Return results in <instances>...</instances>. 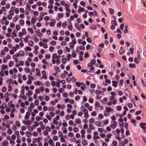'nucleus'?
Segmentation results:
<instances>
[{
    "mask_svg": "<svg viewBox=\"0 0 146 146\" xmlns=\"http://www.w3.org/2000/svg\"><path fill=\"white\" fill-rule=\"evenodd\" d=\"M143 125H146V123H141L139 124V126L144 131H145L146 127L145 126Z\"/></svg>",
    "mask_w": 146,
    "mask_h": 146,
    "instance_id": "f257e3e1",
    "label": "nucleus"
},
{
    "mask_svg": "<svg viewBox=\"0 0 146 146\" xmlns=\"http://www.w3.org/2000/svg\"><path fill=\"white\" fill-rule=\"evenodd\" d=\"M56 22L55 20L54 19H52L51 20V22L50 23V26L51 27H53L54 26L55 23Z\"/></svg>",
    "mask_w": 146,
    "mask_h": 146,
    "instance_id": "f03ea898",
    "label": "nucleus"
},
{
    "mask_svg": "<svg viewBox=\"0 0 146 146\" xmlns=\"http://www.w3.org/2000/svg\"><path fill=\"white\" fill-rule=\"evenodd\" d=\"M67 74L68 72L66 70H64V73L61 74L60 76L63 79H64L65 78V76Z\"/></svg>",
    "mask_w": 146,
    "mask_h": 146,
    "instance_id": "7ed1b4c3",
    "label": "nucleus"
},
{
    "mask_svg": "<svg viewBox=\"0 0 146 146\" xmlns=\"http://www.w3.org/2000/svg\"><path fill=\"white\" fill-rule=\"evenodd\" d=\"M124 93L127 96H128L129 97L131 96V94L130 92L127 90V89H126L124 90Z\"/></svg>",
    "mask_w": 146,
    "mask_h": 146,
    "instance_id": "20e7f679",
    "label": "nucleus"
},
{
    "mask_svg": "<svg viewBox=\"0 0 146 146\" xmlns=\"http://www.w3.org/2000/svg\"><path fill=\"white\" fill-rule=\"evenodd\" d=\"M19 19V16L18 15H16L13 19V21L14 22H16Z\"/></svg>",
    "mask_w": 146,
    "mask_h": 146,
    "instance_id": "39448f33",
    "label": "nucleus"
},
{
    "mask_svg": "<svg viewBox=\"0 0 146 146\" xmlns=\"http://www.w3.org/2000/svg\"><path fill=\"white\" fill-rule=\"evenodd\" d=\"M36 71L37 72V73H36V75L38 76H40L41 75V74L40 72V69L39 68H36Z\"/></svg>",
    "mask_w": 146,
    "mask_h": 146,
    "instance_id": "423d86ee",
    "label": "nucleus"
},
{
    "mask_svg": "<svg viewBox=\"0 0 146 146\" xmlns=\"http://www.w3.org/2000/svg\"><path fill=\"white\" fill-rule=\"evenodd\" d=\"M7 107V105L5 103H3V104L0 106V109H3L5 107Z\"/></svg>",
    "mask_w": 146,
    "mask_h": 146,
    "instance_id": "0eeeda50",
    "label": "nucleus"
},
{
    "mask_svg": "<svg viewBox=\"0 0 146 146\" xmlns=\"http://www.w3.org/2000/svg\"><path fill=\"white\" fill-rule=\"evenodd\" d=\"M36 140H37V141L38 142V146H41L42 145V144L41 142L40 141V137H38L37 138H36Z\"/></svg>",
    "mask_w": 146,
    "mask_h": 146,
    "instance_id": "6e6552de",
    "label": "nucleus"
},
{
    "mask_svg": "<svg viewBox=\"0 0 146 146\" xmlns=\"http://www.w3.org/2000/svg\"><path fill=\"white\" fill-rule=\"evenodd\" d=\"M13 80L12 78H11L9 80H7V82L9 84H12V85L13 84Z\"/></svg>",
    "mask_w": 146,
    "mask_h": 146,
    "instance_id": "1a4fd4ad",
    "label": "nucleus"
},
{
    "mask_svg": "<svg viewBox=\"0 0 146 146\" xmlns=\"http://www.w3.org/2000/svg\"><path fill=\"white\" fill-rule=\"evenodd\" d=\"M105 108L106 109V111L107 112H109L111 111V109L110 107H106ZM112 110H113V109H112Z\"/></svg>",
    "mask_w": 146,
    "mask_h": 146,
    "instance_id": "9d476101",
    "label": "nucleus"
},
{
    "mask_svg": "<svg viewBox=\"0 0 146 146\" xmlns=\"http://www.w3.org/2000/svg\"><path fill=\"white\" fill-rule=\"evenodd\" d=\"M26 136L27 137H29L30 136H31V135L32 134L30 132H29L28 131H27L26 132Z\"/></svg>",
    "mask_w": 146,
    "mask_h": 146,
    "instance_id": "9b49d317",
    "label": "nucleus"
},
{
    "mask_svg": "<svg viewBox=\"0 0 146 146\" xmlns=\"http://www.w3.org/2000/svg\"><path fill=\"white\" fill-rule=\"evenodd\" d=\"M90 63L92 65L95 64L96 63V60L95 59L91 60L90 61Z\"/></svg>",
    "mask_w": 146,
    "mask_h": 146,
    "instance_id": "f8f14e48",
    "label": "nucleus"
},
{
    "mask_svg": "<svg viewBox=\"0 0 146 146\" xmlns=\"http://www.w3.org/2000/svg\"><path fill=\"white\" fill-rule=\"evenodd\" d=\"M102 93H104L103 92L98 90H96L95 92V94L97 95L100 94Z\"/></svg>",
    "mask_w": 146,
    "mask_h": 146,
    "instance_id": "ddd939ff",
    "label": "nucleus"
},
{
    "mask_svg": "<svg viewBox=\"0 0 146 146\" xmlns=\"http://www.w3.org/2000/svg\"><path fill=\"white\" fill-rule=\"evenodd\" d=\"M9 144L8 141L6 140H4L3 142V145L4 146H6Z\"/></svg>",
    "mask_w": 146,
    "mask_h": 146,
    "instance_id": "4468645a",
    "label": "nucleus"
},
{
    "mask_svg": "<svg viewBox=\"0 0 146 146\" xmlns=\"http://www.w3.org/2000/svg\"><path fill=\"white\" fill-rule=\"evenodd\" d=\"M28 44L29 46H32L34 45V43L32 40H31L29 41Z\"/></svg>",
    "mask_w": 146,
    "mask_h": 146,
    "instance_id": "2eb2a0df",
    "label": "nucleus"
},
{
    "mask_svg": "<svg viewBox=\"0 0 146 146\" xmlns=\"http://www.w3.org/2000/svg\"><path fill=\"white\" fill-rule=\"evenodd\" d=\"M82 145L84 146H85L87 145L88 143H87V141L85 140H84L82 141Z\"/></svg>",
    "mask_w": 146,
    "mask_h": 146,
    "instance_id": "dca6fc26",
    "label": "nucleus"
},
{
    "mask_svg": "<svg viewBox=\"0 0 146 146\" xmlns=\"http://www.w3.org/2000/svg\"><path fill=\"white\" fill-rule=\"evenodd\" d=\"M54 70L56 71H58V72H60V70L58 66H55L54 68Z\"/></svg>",
    "mask_w": 146,
    "mask_h": 146,
    "instance_id": "f3484780",
    "label": "nucleus"
},
{
    "mask_svg": "<svg viewBox=\"0 0 146 146\" xmlns=\"http://www.w3.org/2000/svg\"><path fill=\"white\" fill-rule=\"evenodd\" d=\"M129 66L130 68H135L136 67V66L134 65V64H133V63L129 64Z\"/></svg>",
    "mask_w": 146,
    "mask_h": 146,
    "instance_id": "a211bd4d",
    "label": "nucleus"
},
{
    "mask_svg": "<svg viewBox=\"0 0 146 146\" xmlns=\"http://www.w3.org/2000/svg\"><path fill=\"white\" fill-rule=\"evenodd\" d=\"M21 93L23 95H24V93H25V90L24 88H23V86H22L21 87Z\"/></svg>",
    "mask_w": 146,
    "mask_h": 146,
    "instance_id": "6ab92c4d",
    "label": "nucleus"
},
{
    "mask_svg": "<svg viewBox=\"0 0 146 146\" xmlns=\"http://www.w3.org/2000/svg\"><path fill=\"white\" fill-rule=\"evenodd\" d=\"M50 44L52 45L55 46L56 44V43L55 41L53 40L51 41L50 42Z\"/></svg>",
    "mask_w": 146,
    "mask_h": 146,
    "instance_id": "aec40b11",
    "label": "nucleus"
},
{
    "mask_svg": "<svg viewBox=\"0 0 146 146\" xmlns=\"http://www.w3.org/2000/svg\"><path fill=\"white\" fill-rule=\"evenodd\" d=\"M75 121L78 124H79L81 123V120L79 118H77L76 119Z\"/></svg>",
    "mask_w": 146,
    "mask_h": 146,
    "instance_id": "412c9836",
    "label": "nucleus"
},
{
    "mask_svg": "<svg viewBox=\"0 0 146 146\" xmlns=\"http://www.w3.org/2000/svg\"><path fill=\"white\" fill-rule=\"evenodd\" d=\"M28 79L29 80L31 81L33 80H34V78L33 77L31 76V75H29L28 76Z\"/></svg>",
    "mask_w": 146,
    "mask_h": 146,
    "instance_id": "4be33fe9",
    "label": "nucleus"
},
{
    "mask_svg": "<svg viewBox=\"0 0 146 146\" xmlns=\"http://www.w3.org/2000/svg\"><path fill=\"white\" fill-rule=\"evenodd\" d=\"M57 15L58 18L59 19L61 18L63 16V14L62 13H59Z\"/></svg>",
    "mask_w": 146,
    "mask_h": 146,
    "instance_id": "5701e85b",
    "label": "nucleus"
},
{
    "mask_svg": "<svg viewBox=\"0 0 146 146\" xmlns=\"http://www.w3.org/2000/svg\"><path fill=\"white\" fill-rule=\"evenodd\" d=\"M14 64V62L13 61L11 60L9 62V66H12Z\"/></svg>",
    "mask_w": 146,
    "mask_h": 146,
    "instance_id": "b1692460",
    "label": "nucleus"
},
{
    "mask_svg": "<svg viewBox=\"0 0 146 146\" xmlns=\"http://www.w3.org/2000/svg\"><path fill=\"white\" fill-rule=\"evenodd\" d=\"M20 24L21 25L23 26L24 24V21L22 19H21L20 20Z\"/></svg>",
    "mask_w": 146,
    "mask_h": 146,
    "instance_id": "393cba45",
    "label": "nucleus"
},
{
    "mask_svg": "<svg viewBox=\"0 0 146 146\" xmlns=\"http://www.w3.org/2000/svg\"><path fill=\"white\" fill-rule=\"evenodd\" d=\"M97 29L96 26L94 24L92 25L91 29L93 30H95Z\"/></svg>",
    "mask_w": 146,
    "mask_h": 146,
    "instance_id": "a878e982",
    "label": "nucleus"
},
{
    "mask_svg": "<svg viewBox=\"0 0 146 146\" xmlns=\"http://www.w3.org/2000/svg\"><path fill=\"white\" fill-rule=\"evenodd\" d=\"M67 25V23L65 21L63 23L62 25V26L63 28H65L66 27Z\"/></svg>",
    "mask_w": 146,
    "mask_h": 146,
    "instance_id": "bb28decb",
    "label": "nucleus"
},
{
    "mask_svg": "<svg viewBox=\"0 0 146 146\" xmlns=\"http://www.w3.org/2000/svg\"><path fill=\"white\" fill-rule=\"evenodd\" d=\"M89 55L88 52H86L84 54V56L85 58H88L89 57Z\"/></svg>",
    "mask_w": 146,
    "mask_h": 146,
    "instance_id": "cd10ccee",
    "label": "nucleus"
},
{
    "mask_svg": "<svg viewBox=\"0 0 146 146\" xmlns=\"http://www.w3.org/2000/svg\"><path fill=\"white\" fill-rule=\"evenodd\" d=\"M8 68V66L7 65H5L4 64H3L1 66V69H5Z\"/></svg>",
    "mask_w": 146,
    "mask_h": 146,
    "instance_id": "c85d7f7f",
    "label": "nucleus"
},
{
    "mask_svg": "<svg viewBox=\"0 0 146 146\" xmlns=\"http://www.w3.org/2000/svg\"><path fill=\"white\" fill-rule=\"evenodd\" d=\"M58 134L59 135V137H63V134L62 131H59L58 132Z\"/></svg>",
    "mask_w": 146,
    "mask_h": 146,
    "instance_id": "c756f323",
    "label": "nucleus"
},
{
    "mask_svg": "<svg viewBox=\"0 0 146 146\" xmlns=\"http://www.w3.org/2000/svg\"><path fill=\"white\" fill-rule=\"evenodd\" d=\"M114 11L113 9L111 8L110 9V13L111 14H113L114 13Z\"/></svg>",
    "mask_w": 146,
    "mask_h": 146,
    "instance_id": "7c9ffc66",
    "label": "nucleus"
},
{
    "mask_svg": "<svg viewBox=\"0 0 146 146\" xmlns=\"http://www.w3.org/2000/svg\"><path fill=\"white\" fill-rule=\"evenodd\" d=\"M86 40L89 43H91L92 42V40L90 37H87L86 38Z\"/></svg>",
    "mask_w": 146,
    "mask_h": 146,
    "instance_id": "2f4dec72",
    "label": "nucleus"
},
{
    "mask_svg": "<svg viewBox=\"0 0 146 146\" xmlns=\"http://www.w3.org/2000/svg\"><path fill=\"white\" fill-rule=\"evenodd\" d=\"M25 50L29 51H31V48L29 46H28L26 48H25Z\"/></svg>",
    "mask_w": 146,
    "mask_h": 146,
    "instance_id": "473e14b6",
    "label": "nucleus"
},
{
    "mask_svg": "<svg viewBox=\"0 0 146 146\" xmlns=\"http://www.w3.org/2000/svg\"><path fill=\"white\" fill-rule=\"evenodd\" d=\"M89 122L91 123H93L94 121V118H92L89 120Z\"/></svg>",
    "mask_w": 146,
    "mask_h": 146,
    "instance_id": "72a5a7b5",
    "label": "nucleus"
},
{
    "mask_svg": "<svg viewBox=\"0 0 146 146\" xmlns=\"http://www.w3.org/2000/svg\"><path fill=\"white\" fill-rule=\"evenodd\" d=\"M15 124L16 125L19 127H20L21 125L19 121H16L15 122Z\"/></svg>",
    "mask_w": 146,
    "mask_h": 146,
    "instance_id": "f704fd0d",
    "label": "nucleus"
},
{
    "mask_svg": "<svg viewBox=\"0 0 146 146\" xmlns=\"http://www.w3.org/2000/svg\"><path fill=\"white\" fill-rule=\"evenodd\" d=\"M45 58L46 59H49L50 58V56L49 54H46L45 55Z\"/></svg>",
    "mask_w": 146,
    "mask_h": 146,
    "instance_id": "c9c22d12",
    "label": "nucleus"
},
{
    "mask_svg": "<svg viewBox=\"0 0 146 146\" xmlns=\"http://www.w3.org/2000/svg\"><path fill=\"white\" fill-rule=\"evenodd\" d=\"M7 132L9 134H11L13 133L12 131L10 129H8Z\"/></svg>",
    "mask_w": 146,
    "mask_h": 146,
    "instance_id": "e433bc0d",
    "label": "nucleus"
},
{
    "mask_svg": "<svg viewBox=\"0 0 146 146\" xmlns=\"http://www.w3.org/2000/svg\"><path fill=\"white\" fill-rule=\"evenodd\" d=\"M73 131L75 132H77L78 131L79 129L77 127H74L73 129Z\"/></svg>",
    "mask_w": 146,
    "mask_h": 146,
    "instance_id": "4c0bfd02",
    "label": "nucleus"
},
{
    "mask_svg": "<svg viewBox=\"0 0 146 146\" xmlns=\"http://www.w3.org/2000/svg\"><path fill=\"white\" fill-rule=\"evenodd\" d=\"M76 84L77 86L80 87V85L82 84V82L80 83V82H77L76 83Z\"/></svg>",
    "mask_w": 146,
    "mask_h": 146,
    "instance_id": "58836bf2",
    "label": "nucleus"
},
{
    "mask_svg": "<svg viewBox=\"0 0 146 146\" xmlns=\"http://www.w3.org/2000/svg\"><path fill=\"white\" fill-rule=\"evenodd\" d=\"M71 56L70 54H68V55L67 56V57H68V58H67V60L68 61H69L70 60V58L71 57Z\"/></svg>",
    "mask_w": 146,
    "mask_h": 146,
    "instance_id": "ea45409f",
    "label": "nucleus"
},
{
    "mask_svg": "<svg viewBox=\"0 0 146 146\" xmlns=\"http://www.w3.org/2000/svg\"><path fill=\"white\" fill-rule=\"evenodd\" d=\"M57 81H59L60 82L62 83L63 84H65V81L64 80H60L59 79H58L57 80Z\"/></svg>",
    "mask_w": 146,
    "mask_h": 146,
    "instance_id": "a19ab883",
    "label": "nucleus"
},
{
    "mask_svg": "<svg viewBox=\"0 0 146 146\" xmlns=\"http://www.w3.org/2000/svg\"><path fill=\"white\" fill-rule=\"evenodd\" d=\"M141 113V110L137 111L135 113V114L136 115H139Z\"/></svg>",
    "mask_w": 146,
    "mask_h": 146,
    "instance_id": "79ce46f5",
    "label": "nucleus"
},
{
    "mask_svg": "<svg viewBox=\"0 0 146 146\" xmlns=\"http://www.w3.org/2000/svg\"><path fill=\"white\" fill-rule=\"evenodd\" d=\"M95 123L98 126H100L101 125V122L98 121H96Z\"/></svg>",
    "mask_w": 146,
    "mask_h": 146,
    "instance_id": "37998d69",
    "label": "nucleus"
},
{
    "mask_svg": "<svg viewBox=\"0 0 146 146\" xmlns=\"http://www.w3.org/2000/svg\"><path fill=\"white\" fill-rule=\"evenodd\" d=\"M111 25H112L114 24V25H116V26H117V24L116 23L115 21H113V20L112 21H111Z\"/></svg>",
    "mask_w": 146,
    "mask_h": 146,
    "instance_id": "c03bdc74",
    "label": "nucleus"
},
{
    "mask_svg": "<svg viewBox=\"0 0 146 146\" xmlns=\"http://www.w3.org/2000/svg\"><path fill=\"white\" fill-rule=\"evenodd\" d=\"M26 6L27 8L26 9L28 10L29 11H30L31 10L30 7L28 5V4H27Z\"/></svg>",
    "mask_w": 146,
    "mask_h": 146,
    "instance_id": "a18cd8bd",
    "label": "nucleus"
},
{
    "mask_svg": "<svg viewBox=\"0 0 146 146\" xmlns=\"http://www.w3.org/2000/svg\"><path fill=\"white\" fill-rule=\"evenodd\" d=\"M89 127L91 129H94V125L92 124H89Z\"/></svg>",
    "mask_w": 146,
    "mask_h": 146,
    "instance_id": "49530a36",
    "label": "nucleus"
},
{
    "mask_svg": "<svg viewBox=\"0 0 146 146\" xmlns=\"http://www.w3.org/2000/svg\"><path fill=\"white\" fill-rule=\"evenodd\" d=\"M7 90V88L5 87H3L2 88V91L3 92H5Z\"/></svg>",
    "mask_w": 146,
    "mask_h": 146,
    "instance_id": "de8ad7c7",
    "label": "nucleus"
},
{
    "mask_svg": "<svg viewBox=\"0 0 146 146\" xmlns=\"http://www.w3.org/2000/svg\"><path fill=\"white\" fill-rule=\"evenodd\" d=\"M20 55L21 56H24L25 55V53L22 50H21L19 51V52Z\"/></svg>",
    "mask_w": 146,
    "mask_h": 146,
    "instance_id": "09e8293b",
    "label": "nucleus"
},
{
    "mask_svg": "<svg viewBox=\"0 0 146 146\" xmlns=\"http://www.w3.org/2000/svg\"><path fill=\"white\" fill-rule=\"evenodd\" d=\"M66 59L65 58H63L62 60V62L63 63L65 64L66 63Z\"/></svg>",
    "mask_w": 146,
    "mask_h": 146,
    "instance_id": "8fccbe9b",
    "label": "nucleus"
},
{
    "mask_svg": "<svg viewBox=\"0 0 146 146\" xmlns=\"http://www.w3.org/2000/svg\"><path fill=\"white\" fill-rule=\"evenodd\" d=\"M48 142L50 145L52 144V143H54V142L52 139H49Z\"/></svg>",
    "mask_w": 146,
    "mask_h": 146,
    "instance_id": "3c124183",
    "label": "nucleus"
},
{
    "mask_svg": "<svg viewBox=\"0 0 146 146\" xmlns=\"http://www.w3.org/2000/svg\"><path fill=\"white\" fill-rule=\"evenodd\" d=\"M12 89V86L11 85H9L8 86V91L9 92H10L11 90Z\"/></svg>",
    "mask_w": 146,
    "mask_h": 146,
    "instance_id": "603ef678",
    "label": "nucleus"
},
{
    "mask_svg": "<svg viewBox=\"0 0 146 146\" xmlns=\"http://www.w3.org/2000/svg\"><path fill=\"white\" fill-rule=\"evenodd\" d=\"M78 9H80L81 11L82 12H83L84 11V9L83 7H81L80 6H79L78 7Z\"/></svg>",
    "mask_w": 146,
    "mask_h": 146,
    "instance_id": "864d4df0",
    "label": "nucleus"
},
{
    "mask_svg": "<svg viewBox=\"0 0 146 146\" xmlns=\"http://www.w3.org/2000/svg\"><path fill=\"white\" fill-rule=\"evenodd\" d=\"M120 84H119V86H121L123 85V79H121L119 81Z\"/></svg>",
    "mask_w": 146,
    "mask_h": 146,
    "instance_id": "5fc2aeb1",
    "label": "nucleus"
},
{
    "mask_svg": "<svg viewBox=\"0 0 146 146\" xmlns=\"http://www.w3.org/2000/svg\"><path fill=\"white\" fill-rule=\"evenodd\" d=\"M49 17L48 16H46L44 18V20L46 21H48L49 20Z\"/></svg>",
    "mask_w": 146,
    "mask_h": 146,
    "instance_id": "6e6d98bb",
    "label": "nucleus"
},
{
    "mask_svg": "<svg viewBox=\"0 0 146 146\" xmlns=\"http://www.w3.org/2000/svg\"><path fill=\"white\" fill-rule=\"evenodd\" d=\"M48 110L49 111L51 110L52 111H54V107H50L49 108Z\"/></svg>",
    "mask_w": 146,
    "mask_h": 146,
    "instance_id": "4d7b16f0",
    "label": "nucleus"
},
{
    "mask_svg": "<svg viewBox=\"0 0 146 146\" xmlns=\"http://www.w3.org/2000/svg\"><path fill=\"white\" fill-rule=\"evenodd\" d=\"M52 58L54 59H55L56 58H57V54L56 53L53 54L52 56Z\"/></svg>",
    "mask_w": 146,
    "mask_h": 146,
    "instance_id": "13d9d810",
    "label": "nucleus"
},
{
    "mask_svg": "<svg viewBox=\"0 0 146 146\" xmlns=\"http://www.w3.org/2000/svg\"><path fill=\"white\" fill-rule=\"evenodd\" d=\"M92 116H95L97 115V113L96 111H94L92 112Z\"/></svg>",
    "mask_w": 146,
    "mask_h": 146,
    "instance_id": "bf43d9fd",
    "label": "nucleus"
},
{
    "mask_svg": "<svg viewBox=\"0 0 146 146\" xmlns=\"http://www.w3.org/2000/svg\"><path fill=\"white\" fill-rule=\"evenodd\" d=\"M41 82L38 81L36 82V83L35 85L36 86L38 85V86H39L41 85Z\"/></svg>",
    "mask_w": 146,
    "mask_h": 146,
    "instance_id": "052dcab7",
    "label": "nucleus"
},
{
    "mask_svg": "<svg viewBox=\"0 0 146 146\" xmlns=\"http://www.w3.org/2000/svg\"><path fill=\"white\" fill-rule=\"evenodd\" d=\"M112 144L114 145V146H116L117 145V141H112Z\"/></svg>",
    "mask_w": 146,
    "mask_h": 146,
    "instance_id": "680f3d73",
    "label": "nucleus"
},
{
    "mask_svg": "<svg viewBox=\"0 0 146 146\" xmlns=\"http://www.w3.org/2000/svg\"><path fill=\"white\" fill-rule=\"evenodd\" d=\"M28 30L31 33H33V29L31 28H28Z\"/></svg>",
    "mask_w": 146,
    "mask_h": 146,
    "instance_id": "e2e57ef3",
    "label": "nucleus"
},
{
    "mask_svg": "<svg viewBox=\"0 0 146 146\" xmlns=\"http://www.w3.org/2000/svg\"><path fill=\"white\" fill-rule=\"evenodd\" d=\"M36 21V20L34 18H32L31 19V22L32 23L35 24V23Z\"/></svg>",
    "mask_w": 146,
    "mask_h": 146,
    "instance_id": "0e129e2a",
    "label": "nucleus"
},
{
    "mask_svg": "<svg viewBox=\"0 0 146 146\" xmlns=\"http://www.w3.org/2000/svg\"><path fill=\"white\" fill-rule=\"evenodd\" d=\"M25 71L26 73H28L30 71V70L29 68H26Z\"/></svg>",
    "mask_w": 146,
    "mask_h": 146,
    "instance_id": "69168bd1",
    "label": "nucleus"
},
{
    "mask_svg": "<svg viewBox=\"0 0 146 146\" xmlns=\"http://www.w3.org/2000/svg\"><path fill=\"white\" fill-rule=\"evenodd\" d=\"M53 140L54 141H56L58 139V137L56 136H54L53 137Z\"/></svg>",
    "mask_w": 146,
    "mask_h": 146,
    "instance_id": "338daca9",
    "label": "nucleus"
},
{
    "mask_svg": "<svg viewBox=\"0 0 146 146\" xmlns=\"http://www.w3.org/2000/svg\"><path fill=\"white\" fill-rule=\"evenodd\" d=\"M56 62L57 63V65H59L60 63V60L58 59V58L56 60Z\"/></svg>",
    "mask_w": 146,
    "mask_h": 146,
    "instance_id": "774afa93",
    "label": "nucleus"
}]
</instances>
